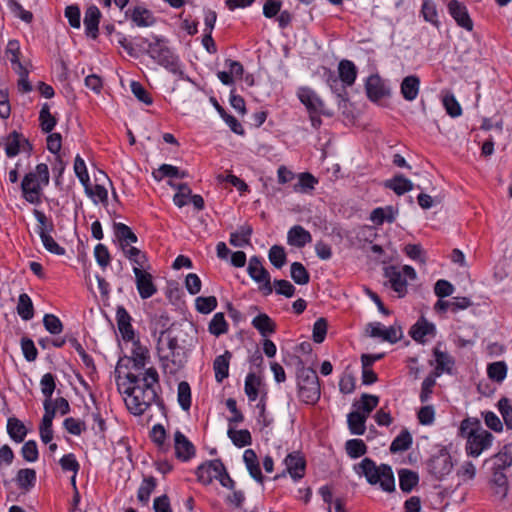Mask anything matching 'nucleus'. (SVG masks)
<instances>
[{"label": "nucleus", "instance_id": "obj_1", "mask_svg": "<svg viewBox=\"0 0 512 512\" xmlns=\"http://www.w3.org/2000/svg\"><path fill=\"white\" fill-rule=\"evenodd\" d=\"M132 342L131 361L134 372H129L125 377H118L117 386L127 409L136 416L142 415L158 397L159 374L154 367L145 368L150 359L149 350L135 338Z\"/></svg>", "mask_w": 512, "mask_h": 512}, {"label": "nucleus", "instance_id": "obj_2", "mask_svg": "<svg viewBox=\"0 0 512 512\" xmlns=\"http://www.w3.org/2000/svg\"><path fill=\"white\" fill-rule=\"evenodd\" d=\"M152 38L153 41H148L145 38L142 39V42L147 45L146 54L179 79L190 81V78L184 72L183 64L178 55L168 46V40L157 35H154Z\"/></svg>", "mask_w": 512, "mask_h": 512}, {"label": "nucleus", "instance_id": "obj_3", "mask_svg": "<svg viewBox=\"0 0 512 512\" xmlns=\"http://www.w3.org/2000/svg\"><path fill=\"white\" fill-rule=\"evenodd\" d=\"M460 435L466 439V454L474 458L488 450L494 440V436L485 430L477 419L463 420L460 425Z\"/></svg>", "mask_w": 512, "mask_h": 512}, {"label": "nucleus", "instance_id": "obj_4", "mask_svg": "<svg viewBox=\"0 0 512 512\" xmlns=\"http://www.w3.org/2000/svg\"><path fill=\"white\" fill-rule=\"evenodd\" d=\"M354 469L358 475H363L370 485H379L387 493L395 491V478L389 465L378 466L372 459L364 458Z\"/></svg>", "mask_w": 512, "mask_h": 512}, {"label": "nucleus", "instance_id": "obj_5", "mask_svg": "<svg viewBox=\"0 0 512 512\" xmlns=\"http://www.w3.org/2000/svg\"><path fill=\"white\" fill-rule=\"evenodd\" d=\"M49 179V169L44 163L38 164L34 172L26 174L21 183L25 200L31 204H39L41 190L49 184Z\"/></svg>", "mask_w": 512, "mask_h": 512}, {"label": "nucleus", "instance_id": "obj_6", "mask_svg": "<svg viewBox=\"0 0 512 512\" xmlns=\"http://www.w3.org/2000/svg\"><path fill=\"white\" fill-rule=\"evenodd\" d=\"M298 396L306 404H315L320 399V384L317 373L312 368L298 369Z\"/></svg>", "mask_w": 512, "mask_h": 512}, {"label": "nucleus", "instance_id": "obj_7", "mask_svg": "<svg viewBox=\"0 0 512 512\" xmlns=\"http://www.w3.org/2000/svg\"><path fill=\"white\" fill-rule=\"evenodd\" d=\"M441 344H438L433 350L434 358L430 360V365L434 368L433 371L428 375L421 387L420 400L426 402L430 398L433 387L436 384V378L441 376L445 371L448 370V355L445 351L440 349Z\"/></svg>", "mask_w": 512, "mask_h": 512}, {"label": "nucleus", "instance_id": "obj_8", "mask_svg": "<svg viewBox=\"0 0 512 512\" xmlns=\"http://www.w3.org/2000/svg\"><path fill=\"white\" fill-rule=\"evenodd\" d=\"M385 276L398 296L404 297L407 293V278L410 280L416 279V271L409 265H404L402 269L390 266L385 269Z\"/></svg>", "mask_w": 512, "mask_h": 512}, {"label": "nucleus", "instance_id": "obj_9", "mask_svg": "<svg viewBox=\"0 0 512 512\" xmlns=\"http://www.w3.org/2000/svg\"><path fill=\"white\" fill-rule=\"evenodd\" d=\"M3 143L5 154L9 158L15 157L20 152L30 153L32 150V145L28 139L15 130L3 139Z\"/></svg>", "mask_w": 512, "mask_h": 512}, {"label": "nucleus", "instance_id": "obj_10", "mask_svg": "<svg viewBox=\"0 0 512 512\" xmlns=\"http://www.w3.org/2000/svg\"><path fill=\"white\" fill-rule=\"evenodd\" d=\"M135 283L138 293L142 299H148L157 292V287L153 282L152 275L146 269H133Z\"/></svg>", "mask_w": 512, "mask_h": 512}, {"label": "nucleus", "instance_id": "obj_11", "mask_svg": "<svg viewBox=\"0 0 512 512\" xmlns=\"http://www.w3.org/2000/svg\"><path fill=\"white\" fill-rule=\"evenodd\" d=\"M410 336L416 342L424 344L436 335V327L429 322L424 316H421L417 322L411 327Z\"/></svg>", "mask_w": 512, "mask_h": 512}, {"label": "nucleus", "instance_id": "obj_12", "mask_svg": "<svg viewBox=\"0 0 512 512\" xmlns=\"http://www.w3.org/2000/svg\"><path fill=\"white\" fill-rule=\"evenodd\" d=\"M369 335L373 338H380L383 341L396 343L402 337V330L400 327L390 326L386 328L379 322L370 323L368 325Z\"/></svg>", "mask_w": 512, "mask_h": 512}, {"label": "nucleus", "instance_id": "obj_13", "mask_svg": "<svg viewBox=\"0 0 512 512\" xmlns=\"http://www.w3.org/2000/svg\"><path fill=\"white\" fill-rule=\"evenodd\" d=\"M224 470V464L220 459H214L201 464L196 471L198 480L204 484L209 485L217 476L219 471Z\"/></svg>", "mask_w": 512, "mask_h": 512}, {"label": "nucleus", "instance_id": "obj_14", "mask_svg": "<svg viewBox=\"0 0 512 512\" xmlns=\"http://www.w3.org/2000/svg\"><path fill=\"white\" fill-rule=\"evenodd\" d=\"M125 17L130 18L135 26L141 28L151 27L155 25L157 21L153 13L143 6H135L128 9L125 12Z\"/></svg>", "mask_w": 512, "mask_h": 512}, {"label": "nucleus", "instance_id": "obj_15", "mask_svg": "<svg viewBox=\"0 0 512 512\" xmlns=\"http://www.w3.org/2000/svg\"><path fill=\"white\" fill-rule=\"evenodd\" d=\"M174 448L176 457L183 462L189 461L195 456V446L180 431H176L174 434Z\"/></svg>", "mask_w": 512, "mask_h": 512}, {"label": "nucleus", "instance_id": "obj_16", "mask_svg": "<svg viewBox=\"0 0 512 512\" xmlns=\"http://www.w3.org/2000/svg\"><path fill=\"white\" fill-rule=\"evenodd\" d=\"M297 96L310 113H323L324 103L312 89L301 87L298 89Z\"/></svg>", "mask_w": 512, "mask_h": 512}, {"label": "nucleus", "instance_id": "obj_17", "mask_svg": "<svg viewBox=\"0 0 512 512\" xmlns=\"http://www.w3.org/2000/svg\"><path fill=\"white\" fill-rule=\"evenodd\" d=\"M492 496L499 501L504 500L509 491L507 476L500 470H493L492 477L489 481Z\"/></svg>", "mask_w": 512, "mask_h": 512}, {"label": "nucleus", "instance_id": "obj_18", "mask_svg": "<svg viewBox=\"0 0 512 512\" xmlns=\"http://www.w3.org/2000/svg\"><path fill=\"white\" fill-rule=\"evenodd\" d=\"M100 18L101 12L97 6L91 5L85 10L83 23L87 37L92 39L98 37Z\"/></svg>", "mask_w": 512, "mask_h": 512}, {"label": "nucleus", "instance_id": "obj_19", "mask_svg": "<svg viewBox=\"0 0 512 512\" xmlns=\"http://www.w3.org/2000/svg\"><path fill=\"white\" fill-rule=\"evenodd\" d=\"M450 16L456 21L457 25L466 31L473 30V21L468 13L466 6L456 0H450Z\"/></svg>", "mask_w": 512, "mask_h": 512}, {"label": "nucleus", "instance_id": "obj_20", "mask_svg": "<svg viewBox=\"0 0 512 512\" xmlns=\"http://www.w3.org/2000/svg\"><path fill=\"white\" fill-rule=\"evenodd\" d=\"M365 89L368 98L373 102H377L389 94V90L378 75L368 77Z\"/></svg>", "mask_w": 512, "mask_h": 512}, {"label": "nucleus", "instance_id": "obj_21", "mask_svg": "<svg viewBox=\"0 0 512 512\" xmlns=\"http://www.w3.org/2000/svg\"><path fill=\"white\" fill-rule=\"evenodd\" d=\"M286 470L294 480L303 478L306 462L299 453L288 454L284 460Z\"/></svg>", "mask_w": 512, "mask_h": 512}, {"label": "nucleus", "instance_id": "obj_22", "mask_svg": "<svg viewBox=\"0 0 512 512\" xmlns=\"http://www.w3.org/2000/svg\"><path fill=\"white\" fill-rule=\"evenodd\" d=\"M158 352L160 354L163 369L166 372L174 374L180 369L181 362L180 360H177L176 350H166L162 340H159Z\"/></svg>", "mask_w": 512, "mask_h": 512}, {"label": "nucleus", "instance_id": "obj_23", "mask_svg": "<svg viewBox=\"0 0 512 512\" xmlns=\"http://www.w3.org/2000/svg\"><path fill=\"white\" fill-rule=\"evenodd\" d=\"M116 321L118 330L124 341L133 340L135 338L134 330L131 325V317L127 310L120 306L116 311Z\"/></svg>", "mask_w": 512, "mask_h": 512}, {"label": "nucleus", "instance_id": "obj_24", "mask_svg": "<svg viewBox=\"0 0 512 512\" xmlns=\"http://www.w3.org/2000/svg\"><path fill=\"white\" fill-rule=\"evenodd\" d=\"M450 260L459 267V271L456 273V278L459 282L470 284L469 265L466 262L464 253L460 249H453L450 253Z\"/></svg>", "mask_w": 512, "mask_h": 512}, {"label": "nucleus", "instance_id": "obj_25", "mask_svg": "<svg viewBox=\"0 0 512 512\" xmlns=\"http://www.w3.org/2000/svg\"><path fill=\"white\" fill-rule=\"evenodd\" d=\"M311 241L310 232L300 225L291 227L287 233V243L291 246L302 248Z\"/></svg>", "mask_w": 512, "mask_h": 512}, {"label": "nucleus", "instance_id": "obj_26", "mask_svg": "<svg viewBox=\"0 0 512 512\" xmlns=\"http://www.w3.org/2000/svg\"><path fill=\"white\" fill-rule=\"evenodd\" d=\"M114 230L122 252L124 251V247H132V244L136 243L138 240L136 234L124 223H115Z\"/></svg>", "mask_w": 512, "mask_h": 512}, {"label": "nucleus", "instance_id": "obj_27", "mask_svg": "<svg viewBox=\"0 0 512 512\" xmlns=\"http://www.w3.org/2000/svg\"><path fill=\"white\" fill-rule=\"evenodd\" d=\"M383 185L398 196L413 190L414 187L413 183L402 174H397L393 178L386 180Z\"/></svg>", "mask_w": 512, "mask_h": 512}, {"label": "nucleus", "instance_id": "obj_28", "mask_svg": "<svg viewBox=\"0 0 512 512\" xmlns=\"http://www.w3.org/2000/svg\"><path fill=\"white\" fill-rule=\"evenodd\" d=\"M232 358V354L229 351H225L222 355L215 358L213 362V370L215 372V379L218 383H222L224 379L229 376V363Z\"/></svg>", "mask_w": 512, "mask_h": 512}, {"label": "nucleus", "instance_id": "obj_29", "mask_svg": "<svg viewBox=\"0 0 512 512\" xmlns=\"http://www.w3.org/2000/svg\"><path fill=\"white\" fill-rule=\"evenodd\" d=\"M243 461L251 477L254 478L257 482L262 483L263 475L255 451L252 449L245 450L243 454Z\"/></svg>", "mask_w": 512, "mask_h": 512}, {"label": "nucleus", "instance_id": "obj_30", "mask_svg": "<svg viewBox=\"0 0 512 512\" xmlns=\"http://www.w3.org/2000/svg\"><path fill=\"white\" fill-rule=\"evenodd\" d=\"M339 78L344 86H352L357 77V68L350 60H341L338 65Z\"/></svg>", "mask_w": 512, "mask_h": 512}, {"label": "nucleus", "instance_id": "obj_31", "mask_svg": "<svg viewBox=\"0 0 512 512\" xmlns=\"http://www.w3.org/2000/svg\"><path fill=\"white\" fill-rule=\"evenodd\" d=\"M476 467L475 465L466 460L461 463L455 470V478L457 479V487L463 484H467L470 481L474 480L476 477Z\"/></svg>", "mask_w": 512, "mask_h": 512}, {"label": "nucleus", "instance_id": "obj_32", "mask_svg": "<svg viewBox=\"0 0 512 512\" xmlns=\"http://www.w3.org/2000/svg\"><path fill=\"white\" fill-rule=\"evenodd\" d=\"M420 80L415 75L407 76L401 83V94L407 101H413L419 93Z\"/></svg>", "mask_w": 512, "mask_h": 512}, {"label": "nucleus", "instance_id": "obj_33", "mask_svg": "<svg viewBox=\"0 0 512 512\" xmlns=\"http://www.w3.org/2000/svg\"><path fill=\"white\" fill-rule=\"evenodd\" d=\"M247 272L249 276L257 283L267 280L270 276L269 272L262 264L260 257L252 256L249 260Z\"/></svg>", "mask_w": 512, "mask_h": 512}, {"label": "nucleus", "instance_id": "obj_34", "mask_svg": "<svg viewBox=\"0 0 512 512\" xmlns=\"http://www.w3.org/2000/svg\"><path fill=\"white\" fill-rule=\"evenodd\" d=\"M448 457L442 453L433 456L428 463L429 471L438 479L448 475Z\"/></svg>", "mask_w": 512, "mask_h": 512}, {"label": "nucleus", "instance_id": "obj_35", "mask_svg": "<svg viewBox=\"0 0 512 512\" xmlns=\"http://www.w3.org/2000/svg\"><path fill=\"white\" fill-rule=\"evenodd\" d=\"M253 229L250 225L245 224L230 234L229 243L234 247H244L250 244Z\"/></svg>", "mask_w": 512, "mask_h": 512}, {"label": "nucleus", "instance_id": "obj_36", "mask_svg": "<svg viewBox=\"0 0 512 512\" xmlns=\"http://www.w3.org/2000/svg\"><path fill=\"white\" fill-rule=\"evenodd\" d=\"M366 420L367 417L362 415L359 410L350 412L347 416V423L350 433L353 435H363L366 431Z\"/></svg>", "mask_w": 512, "mask_h": 512}, {"label": "nucleus", "instance_id": "obj_37", "mask_svg": "<svg viewBox=\"0 0 512 512\" xmlns=\"http://www.w3.org/2000/svg\"><path fill=\"white\" fill-rule=\"evenodd\" d=\"M396 219V212L392 206L375 208L370 214V220L375 225H382L385 221L393 223Z\"/></svg>", "mask_w": 512, "mask_h": 512}, {"label": "nucleus", "instance_id": "obj_38", "mask_svg": "<svg viewBox=\"0 0 512 512\" xmlns=\"http://www.w3.org/2000/svg\"><path fill=\"white\" fill-rule=\"evenodd\" d=\"M7 432L12 440L21 443L27 435L25 425L16 417H10L7 421Z\"/></svg>", "mask_w": 512, "mask_h": 512}, {"label": "nucleus", "instance_id": "obj_39", "mask_svg": "<svg viewBox=\"0 0 512 512\" xmlns=\"http://www.w3.org/2000/svg\"><path fill=\"white\" fill-rule=\"evenodd\" d=\"M398 476L400 489L405 493L411 492L419 482L418 473L409 469L399 470Z\"/></svg>", "mask_w": 512, "mask_h": 512}, {"label": "nucleus", "instance_id": "obj_40", "mask_svg": "<svg viewBox=\"0 0 512 512\" xmlns=\"http://www.w3.org/2000/svg\"><path fill=\"white\" fill-rule=\"evenodd\" d=\"M124 255L130 260L133 264V269H146L148 267V259L144 252L140 249L132 246V247H124L123 251Z\"/></svg>", "mask_w": 512, "mask_h": 512}, {"label": "nucleus", "instance_id": "obj_41", "mask_svg": "<svg viewBox=\"0 0 512 512\" xmlns=\"http://www.w3.org/2000/svg\"><path fill=\"white\" fill-rule=\"evenodd\" d=\"M157 486V481L154 477H145L141 482L138 491H137V499L143 505H147L152 492L155 490Z\"/></svg>", "mask_w": 512, "mask_h": 512}, {"label": "nucleus", "instance_id": "obj_42", "mask_svg": "<svg viewBox=\"0 0 512 512\" xmlns=\"http://www.w3.org/2000/svg\"><path fill=\"white\" fill-rule=\"evenodd\" d=\"M252 325L262 336H267L275 332V323L265 313H261L252 320Z\"/></svg>", "mask_w": 512, "mask_h": 512}, {"label": "nucleus", "instance_id": "obj_43", "mask_svg": "<svg viewBox=\"0 0 512 512\" xmlns=\"http://www.w3.org/2000/svg\"><path fill=\"white\" fill-rule=\"evenodd\" d=\"M17 313L25 321L30 320L34 316V307L30 296L26 293L19 295L17 303Z\"/></svg>", "mask_w": 512, "mask_h": 512}, {"label": "nucleus", "instance_id": "obj_44", "mask_svg": "<svg viewBox=\"0 0 512 512\" xmlns=\"http://www.w3.org/2000/svg\"><path fill=\"white\" fill-rule=\"evenodd\" d=\"M261 379L254 373H248L245 378L244 391L249 401L254 402L259 396Z\"/></svg>", "mask_w": 512, "mask_h": 512}, {"label": "nucleus", "instance_id": "obj_45", "mask_svg": "<svg viewBox=\"0 0 512 512\" xmlns=\"http://www.w3.org/2000/svg\"><path fill=\"white\" fill-rule=\"evenodd\" d=\"M41 392L45 397L43 404H52V395L56 388L55 376L52 373H46L40 380Z\"/></svg>", "mask_w": 512, "mask_h": 512}, {"label": "nucleus", "instance_id": "obj_46", "mask_svg": "<svg viewBox=\"0 0 512 512\" xmlns=\"http://www.w3.org/2000/svg\"><path fill=\"white\" fill-rule=\"evenodd\" d=\"M434 292L440 298L435 303L434 310L436 312H445L448 307V302L444 301L442 298L448 295V281L445 279L438 280L435 284Z\"/></svg>", "mask_w": 512, "mask_h": 512}, {"label": "nucleus", "instance_id": "obj_47", "mask_svg": "<svg viewBox=\"0 0 512 512\" xmlns=\"http://www.w3.org/2000/svg\"><path fill=\"white\" fill-rule=\"evenodd\" d=\"M412 445V436L408 430L404 429L400 434L392 441L390 445V451L392 453L406 451Z\"/></svg>", "mask_w": 512, "mask_h": 512}, {"label": "nucleus", "instance_id": "obj_48", "mask_svg": "<svg viewBox=\"0 0 512 512\" xmlns=\"http://www.w3.org/2000/svg\"><path fill=\"white\" fill-rule=\"evenodd\" d=\"M379 403V397L371 394H362L360 402L354 404L362 415L368 418L369 414L377 407Z\"/></svg>", "mask_w": 512, "mask_h": 512}, {"label": "nucleus", "instance_id": "obj_49", "mask_svg": "<svg viewBox=\"0 0 512 512\" xmlns=\"http://www.w3.org/2000/svg\"><path fill=\"white\" fill-rule=\"evenodd\" d=\"M317 179L310 173L304 172L298 175V182L294 185V191L308 193L314 189Z\"/></svg>", "mask_w": 512, "mask_h": 512}, {"label": "nucleus", "instance_id": "obj_50", "mask_svg": "<svg viewBox=\"0 0 512 512\" xmlns=\"http://www.w3.org/2000/svg\"><path fill=\"white\" fill-rule=\"evenodd\" d=\"M39 121H40L41 129L45 133L51 132L57 123V120L51 114L50 106L47 103L43 104V106L41 107V110L39 113Z\"/></svg>", "mask_w": 512, "mask_h": 512}, {"label": "nucleus", "instance_id": "obj_51", "mask_svg": "<svg viewBox=\"0 0 512 512\" xmlns=\"http://www.w3.org/2000/svg\"><path fill=\"white\" fill-rule=\"evenodd\" d=\"M494 460L493 470L504 472L512 465V448L505 446L502 451L495 455Z\"/></svg>", "mask_w": 512, "mask_h": 512}, {"label": "nucleus", "instance_id": "obj_52", "mask_svg": "<svg viewBox=\"0 0 512 512\" xmlns=\"http://www.w3.org/2000/svg\"><path fill=\"white\" fill-rule=\"evenodd\" d=\"M177 401L184 411L191 407V387L188 382L181 381L177 388Z\"/></svg>", "mask_w": 512, "mask_h": 512}, {"label": "nucleus", "instance_id": "obj_53", "mask_svg": "<svg viewBox=\"0 0 512 512\" xmlns=\"http://www.w3.org/2000/svg\"><path fill=\"white\" fill-rule=\"evenodd\" d=\"M169 185L173 187L174 189H177V193L173 197L174 204L181 208L187 204L188 198L191 196V189L189 188L188 184L181 183V184H175L172 182H169Z\"/></svg>", "mask_w": 512, "mask_h": 512}, {"label": "nucleus", "instance_id": "obj_54", "mask_svg": "<svg viewBox=\"0 0 512 512\" xmlns=\"http://www.w3.org/2000/svg\"><path fill=\"white\" fill-rule=\"evenodd\" d=\"M5 54L8 61L11 63L13 70L18 68L19 66H25L23 63L20 62V44L17 40H10L8 42Z\"/></svg>", "mask_w": 512, "mask_h": 512}, {"label": "nucleus", "instance_id": "obj_55", "mask_svg": "<svg viewBox=\"0 0 512 512\" xmlns=\"http://www.w3.org/2000/svg\"><path fill=\"white\" fill-rule=\"evenodd\" d=\"M488 377L498 383H501L507 376V365L503 361L494 362L487 367Z\"/></svg>", "mask_w": 512, "mask_h": 512}, {"label": "nucleus", "instance_id": "obj_56", "mask_svg": "<svg viewBox=\"0 0 512 512\" xmlns=\"http://www.w3.org/2000/svg\"><path fill=\"white\" fill-rule=\"evenodd\" d=\"M228 436L233 442V444L239 448L251 445L252 443L251 434L247 429H229Z\"/></svg>", "mask_w": 512, "mask_h": 512}, {"label": "nucleus", "instance_id": "obj_57", "mask_svg": "<svg viewBox=\"0 0 512 512\" xmlns=\"http://www.w3.org/2000/svg\"><path fill=\"white\" fill-rule=\"evenodd\" d=\"M291 278L298 285H306L309 283L310 275L304 265L300 262H293L291 264Z\"/></svg>", "mask_w": 512, "mask_h": 512}, {"label": "nucleus", "instance_id": "obj_58", "mask_svg": "<svg viewBox=\"0 0 512 512\" xmlns=\"http://www.w3.org/2000/svg\"><path fill=\"white\" fill-rule=\"evenodd\" d=\"M345 449L349 457L356 459L367 452V446L362 439H350L345 444Z\"/></svg>", "mask_w": 512, "mask_h": 512}, {"label": "nucleus", "instance_id": "obj_59", "mask_svg": "<svg viewBox=\"0 0 512 512\" xmlns=\"http://www.w3.org/2000/svg\"><path fill=\"white\" fill-rule=\"evenodd\" d=\"M454 293L455 288L450 283V312L465 310L472 305V300L469 297L453 296Z\"/></svg>", "mask_w": 512, "mask_h": 512}, {"label": "nucleus", "instance_id": "obj_60", "mask_svg": "<svg viewBox=\"0 0 512 512\" xmlns=\"http://www.w3.org/2000/svg\"><path fill=\"white\" fill-rule=\"evenodd\" d=\"M228 330V324L225 320L224 314L219 312L216 313L209 323V332L215 336H220L226 333Z\"/></svg>", "mask_w": 512, "mask_h": 512}, {"label": "nucleus", "instance_id": "obj_61", "mask_svg": "<svg viewBox=\"0 0 512 512\" xmlns=\"http://www.w3.org/2000/svg\"><path fill=\"white\" fill-rule=\"evenodd\" d=\"M498 410L503 418L507 429L512 430V404L511 401L503 397L497 403Z\"/></svg>", "mask_w": 512, "mask_h": 512}, {"label": "nucleus", "instance_id": "obj_62", "mask_svg": "<svg viewBox=\"0 0 512 512\" xmlns=\"http://www.w3.org/2000/svg\"><path fill=\"white\" fill-rule=\"evenodd\" d=\"M268 257L271 264L278 269L282 268L286 263V253L282 246H272L269 250Z\"/></svg>", "mask_w": 512, "mask_h": 512}, {"label": "nucleus", "instance_id": "obj_63", "mask_svg": "<svg viewBox=\"0 0 512 512\" xmlns=\"http://www.w3.org/2000/svg\"><path fill=\"white\" fill-rule=\"evenodd\" d=\"M196 309L202 314H209L217 307V299L215 296L197 297L195 300Z\"/></svg>", "mask_w": 512, "mask_h": 512}, {"label": "nucleus", "instance_id": "obj_64", "mask_svg": "<svg viewBox=\"0 0 512 512\" xmlns=\"http://www.w3.org/2000/svg\"><path fill=\"white\" fill-rule=\"evenodd\" d=\"M36 481V472L34 469H20L17 473V482L21 488L32 487Z\"/></svg>", "mask_w": 512, "mask_h": 512}]
</instances>
